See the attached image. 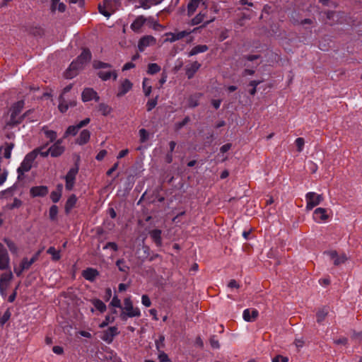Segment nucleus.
<instances>
[{"instance_id":"obj_1","label":"nucleus","mask_w":362,"mask_h":362,"mask_svg":"<svg viewBox=\"0 0 362 362\" xmlns=\"http://www.w3.org/2000/svg\"><path fill=\"white\" fill-rule=\"evenodd\" d=\"M91 59V53L88 49H83L77 59L72 62L64 73L66 78H72L77 75L78 71L81 69Z\"/></svg>"},{"instance_id":"obj_2","label":"nucleus","mask_w":362,"mask_h":362,"mask_svg":"<svg viewBox=\"0 0 362 362\" xmlns=\"http://www.w3.org/2000/svg\"><path fill=\"white\" fill-rule=\"evenodd\" d=\"M122 0H103V4L98 5L99 12L105 17L109 18L110 16L119 9Z\"/></svg>"},{"instance_id":"obj_3","label":"nucleus","mask_w":362,"mask_h":362,"mask_svg":"<svg viewBox=\"0 0 362 362\" xmlns=\"http://www.w3.org/2000/svg\"><path fill=\"white\" fill-rule=\"evenodd\" d=\"M39 151L40 149H34L33 151L30 152L25 156L24 159L21 163V165L17 169L18 177H20L21 175H23L25 173L28 172L31 169L33 163L38 155Z\"/></svg>"},{"instance_id":"obj_4","label":"nucleus","mask_w":362,"mask_h":362,"mask_svg":"<svg viewBox=\"0 0 362 362\" xmlns=\"http://www.w3.org/2000/svg\"><path fill=\"white\" fill-rule=\"evenodd\" d=\"M72 86L69 85L63 90L62 95L59 97V110L62 112H65L69 107L75 106L76 104V98H69L66 95L71 89Z\"/></svg>"},{"instance_id":"obj_5","label":"nucleus","mask_w":362,"mask_h":362,"mask_svg":"<svg viewBox=\"0 0 362 362\" xmlns=\"http://www.w3.org/2000/svg\"><path fill=\"white\" fill-rule=\"evenodd\" d=\"M324 198L322 194H318L315 192H310L305 194L306 209L308 210L313 209L315 206L319 205Z\"/></svg>"},{"instance_id":"obj_6","label":"nucleus","mask_w":362,"mask_h":362,"mask_svg":"<svg viewBox=\"0 0 362 362\" xmlns=\"http://www.w3.org/2000/svg\"><path fill=\"white\" fill-rule=\"evenodd\" d=\"M24 107L23 100L18 101L14 103L11 109V122L13 124L20 123L21 119L20 117H18L19 114L21 112L23 108Z\"/></svg>"},{"instance_id":"obj_7","label":"nucleus","mask_w":362,"mask_h":362,"mask_svg":"<svg viewBox=\"0 0 362 362\" xmlns=\"http://www.w3.org/2000/svg\"><path fill=\"white\" fill-rule=\"evenodd\" d=\"M122 310L127 312L128 313L127 314L129 315L131 317L141 316V311L139 308L137 307H134L130 297L126 298L124 300V307L122 308Z\"/></svg>"},{"instance_id":"obj_8","label":"nucleus","mask_w":362,"mask_h":362,"mask_svg":"<svg viewBox=\"0 0 362 362\" xmlns=\"http://www.w3.org/2000/svg\"><path fill=\"white\" fill-rule=\"evenodd\" d=\"M146 22L153 23V18H152V17L145 18L144 16H139L131 24L130 28L135 33H141V28L144 26V25Z\"/></svg>"},{"instance_id":"obj_9","label":"nucleus","mask_w":362,"mask_h":362,"mask_svg":"<svg viewBox=\"0 0 362 362\" xmlns=\"http://www.w3.org/2000/svg\"><path fill=\"white\" fill-rule=\"evenodd\" d=\"M13 279V274L11 272L3 273L0 276V293L4 296L6 294V290Z\"/></svg>"},{"instance_id":"obj_10","label":"nucleus","mask_w":362,"mask_h":362,"mask_svg":"<svg viewBox=\"0 0 362 362\" xmlns=\"http://www.w3.org/2000/svg\"><path fill=\"white\" fill-rule=\"evenodd\" d=\"M78 171V168L77 167L71 168L65 176V187L67 190H71L73 189Z\"/></svg>"},{"instance_id":"obj_11","label":"nucleus","mask_w":362,"mask_h":362,"mask_svg":"<svg viewBox=\"0 0 362 362\" xmlns=\"http://www.w3.org/2000/svg\"><path fill=\"white\" fill-rule=\"evenodd\" d=\"M327 211L325 208H317L313 212L314 221L317 223L326 222L329 218Z\"/></svg>"},{"instance_id":"obj_12","label":"nucleus","mask_w":362,"mask_h":362,"mask_svg":"<svg viewBox=\"0 0 362 362\" xmlns=\"http://www.w3.org/2000/svg\"><path fill=\"white\" fill-rule=\"evenodd\" d=\"M156 42V38L152 35H145L142 37L138 43V49L140 52L144 51V49L151 45H155Z\"/></svg>"},{"instance_id":"obj_13","label":"nucleus","mask_w":362,"mask_h":362,"mask_svg":"<svg viewBox=\"0 0 362 362\" xmlns=\"http://www.w3.org/2000/svg\"><path fill=\"white\" fill-rule=\"evenodd\" d=\"M119 334L117 327H110L105 330L103 333L101 339L107 344L112 343L114 337Z\"/></svg>"},{"instance_id":"obj_14","label":"nucleus","mask_w":362,"mask_h":362,"mask_svg":"<svg viewBox=\"0 0 362 362\" xmlns=\"http://www.w3.org/2000/svg\"><path fill=\"white\" fill-rule=\"evenodd\" d=\"M49 148L51 156L54 158L60 156L65 150V147L62 146V139H58Z\"/></svg>"},{"instance_id":"obj_15","label":"nucleus","mask_w":362,"mask_h":362,"mask_svg":"<svg viewBox=\"0 0 362 362\" xmlns=\"http://www.w3.org/2000/svg\"><path fill=\"white\" fill-rule=\"evenodd\" d=\"M327 255L329 257L330 259L333 261L334 264L336 266H339L347 260V257L345 254L339 255L336 251L327 252Z\"/></svg>"},{"instance_id":"obj_16","label":"nucleus","mask_w":362,"mask_h":362,"mask_svg":"<svg viewBox=\"0 0 362 362\" xmlns=\"http://www.w3.org/2000/svg\"><path fill=\"white\" fill-rule=\"evenodd\" d=\"M133 84L129 79H124L120 82L117 96L120 98L127 93L132 88Z\"/></svg>"},{"instance_id":"obj_17","label":"nucleus","mask_w":362,"mask_h":362,"mask_svg":"<svg viewBox=\"0 0 362 362\" xmlns=\"http://www.w3.org/2000/svg\"><path fill=\"white\" fill-rule=\"evenodd\" d=\"M9 257L8 252L3 245L0 243V269L4 270L8 267Z\"/></svg>"},{"instance_id":"obj_18","label":"nucleus","mask_w":362,"mask_h":362,"mask_svg":"<svg viewBox=\"0 0 362 362\" xmlns=\"http://www.w3.org/2000/svg\"><path fill=\"white\" fill-rule=\"evenodd\" d=\"M82 100L83 102H88L91 100H95V101H98L100 98L98 95V93L90 88H86L83 90L81 95Z\"/></svg>"},{"instance_id":"obj_19","label":"nucleus","mask_w":362,"mask_h":362,"mask_svg":"<svg viewBox=\"0 0 362 362\" xmlns=\"http://www.w3.org/2000/svg\"><path fill=\"white\" fill-rule=\"evenodd\" d=\"M259 312L255 308H247L243 311V317L247 322H254L258 317Z\"/></svg>"},{"instance_id":"obj_20","label":"nucleus","mask_w":362,"mask_h":362,"mask_svg":"<svg viewBox=\"0 0 362 362\" xmlns=\"http://www.w3.org/2000/svg\"><path fill=\"white\" fill-rule=\"evenodd\" d=\"M98 76L103 80V81H107L112 78L113 80H116L117 78V74L115 70H107L104 71L101 70L98 73Z\"/></svg>"},{"instance_id":"obj_21","label":"nucleus","mask_w":362,"mask_h":362,"mask_svg":"<svg viewBox=\"0 0 362 362\" xmlns=\"http://www.w3.org/2000/svg\"><path fill=\"white\" fill-rule=\"evenodd\" d=\"M201 64L197 62H194L186 66V75L189 79L193 78L195 73L200 68Z\"/></svg>"},{"instance_id":"obj_22","label":"nucleus","mask_w":362,"mask_h":362,"mask_svg":"<svg viewBox=\"0 0 362 362\" xmlns=\"http://www.w3.org/2000/svg\"><path fill=\"white\" fill-rule=\"evenodd\" d=\"M48 193V189L45 186L33 187L30 189L33 197H44Z\"/></svg>"},{"instance_id":"obj_23","label":"nucleus","mask_w":362,"mask_h":362,"mask_svg":"<svg viewBox=\"0 0 362 362\" xmlns=\"http://www.w3.org/2000/svg\"><path fill=\"white\" fill-rule=\"evenodd\" d=\"M150 236L152 240L155 242L157 246H161L162 245V239H161V233L162 231L159 229H154L150 231Z\"/></svg>"},{"instance_id":"obj_24","label":"nucleus","mask_w":362,"mask_h":362,"mask_svg":"<svg viewBox=\"0 0 362 362\" xmlns=\"http://www.w3.org/2000/svg\"><path fill=\"white\" fill-rule=\"evenodd\" d=\"M90 137V132L87 129H84L81 132L79 136L78 137V139L76 140V143L79 145H83L89 141Z\"/></svg>"},{"instance_id":"obj_25","label":"nucleus","mask_w":362,"mask_h":362,"mask_svg":"<svg viewBox=\"0 0 362 362\" xmlns=\"http://www.w3.org/2000/svg\"><path fill=\"white\" fill-rule=\"evenodd\" d=\"M62 189L63 185L62 184H58L56 190L51 192L50 198L53 202L57 203L59 201L62 197Z\"/></svg>"},{"instance_id":"obj_26","label":"nucleus","mask_w":362,"mask_h":362,"mask_svg":"<svg viewBox=\"0 0 362 362\" xmlns=\"http://www.w3.org/2000/svg\"><path fill=\"white\" fill-rule=\"evenodd\" d=\"M209 49L208 46L205 45H199L194 47L191 51L189 52L188 56L192 57L196 55L199 53H203L206 52Z\"/></svg>"},{"instance_id":"obj_27","label":"nucleus","mask_w":362,"mask_h":362,"mask_svg":"<svg viewBox=\"0 0 362 362\" xmlns=\"http://www.w3.org/2000/svg\"><path fill=\"white\" fill-rule=\"evenodd\" d=\"M98 275V272L97 270L94 269H87L86 270H84L83 272V276L89 281H93L95 277Z\"/></svg>"},{"instance_id":"obj_28","label":"nucleus","mask_w":362,"mask_h":362,"mask_svg":"<svg viewBox=\"0 0 362 362\" xmlns=\"http://www.w3.org/2000/svg\"><path fill=\"white\" fill-rule=\"evenodd\" d=\"M139 1L140 3L139 7L144 9H148L152 6L160 4L162 0H139Z\"/></svg>"},{"instance_id":"obj_29","label":"nucleus","mask_w":362,"mask_h":362,"mask_svg":"<svg viewBox=\"0 0 362 362\" xmlns=\"http://www.w3.org/2000/svg\"><path fill=\"white\" fill-rule=\"evenodd\" d=\"M206 11L199 13L194 18H193L191 20L189 25H198L202 22H204V19L206 18Z\"/></svg>"},{"instance_id":"obj_30","label":"nucleus","mask_w":362,"mask_h":362,"mask_svg":"<svg viewBox=\"0 0 362 362\" xmlns=\"http://www.w3.org/2000/svg\"><path fill=\"white\" fill-rule=\"evenodd\" d=\"M202 0H191L187 6V15H193Z\"/></svg>"},{"instance_id":"obj_31","label":"nucleus","mask_w":362,"mask_h":362,"mask_svg":"<svg viewBox=\"0 0 362 362\" xmlns=\"http://www.w3.org/2000/svg\"><path fill=\"white\" fill-rule=\"evenodd\" d=\"M191 32H187V30H183L175 33H170V35L171 36L170 41L174 42L176 40H179L188 35H189Z\"/></svg>"},{"instance_id":"obj_32","label":"nucleus","mask_w":362,"mask_h":362,"mask_svg":"<svg viewBox=\"0 0 362 362\" xmlns=\"http://www.w3.org/2000/svg\"><path fill=\"white\" fill-rule=\"evenodd\" d=\"M76 197L74 194L71 195L67 199L65 204V211L69 213L76 203Z\"/></svg>"},{"instance_id":"obj_33","label":"nucleus","mask_w":362,"mask_h":362,"mask_svg":"<svg viewBox=\"0 0 362 362\" xmlns=\"http://www.w3.org/2000/svg\"><path fill=\"white\" fill-rule=\"evenodd\" d=\"M52 9L53 11L58 10L59 12H64L66 5L60 2V0H52Z\"/></svg>"},{"instance_id":"obj_34","label":"nucleus","mask_w":362,"mask_h":362,"mask_svg":"<svg viewBox=\"0 0 362 362\" xmlns=\"http://www.w3.org/2000/svg\"><path fill=\"white\" fill-rule=\"evenodd\" d=\"M142 87H143V90H144V95L146 96H149L151 93L152 87L150 84V80L148 78H144L143 83H142Z\"/></svg>"},{"instance_id":"obj_35","label":"nucleus","mask_w":362,"mask_h":362,"mask_svg":"<svg viewBox=\"0 0 362 362\" xmlns=\"http://www.w3.org/2000/svg\"><path fill=\"white\" fill-rule=\"evenodd\" d=\"M91 302L94 307L100 313H104L106 310V305L101 300L93 299Z\"/></svg>"},{"instance_id":"obj_36","label":"nucleus","mask_w":362,"mask_h":362,"mask_svg":"<svg viewBox=\"0 0 362 362\" xmlns=\"http://www.w3.org/2000/svg\"><path fill=\"white\" fill-rule=\"evenodd\" d=\"M201 95V94H195L194 95H191L188 98V106L190 107H197L199 105V100Z\"/></svg>"},{"instance_id":"obj_37","label":"nucleus","mask_w":362,"mask_h":362,"mask_svg":"<svg viewBox=\"0 0 362 362\" xmlns=\"http://www.w3.org/2000/svg\"><path fill=\"white\" fill-rule=\"evenodd\" d=\"M14 147V144L13 143H6L4 146L3 147L4 149V158L8 159L11 158V151Z\"/></svg>"},{"instance_id":"obj_38","label":"nucleus","mask_w":362,"mask_h":362,"mask_svg":"<svg viewBox=\"0 0 362 362\" xmlns=\"http://www.w3.org/2000/svg\"><path fill=\"white\" fill-rule=\"evenodd\" d=\"M42 131L45 136L49 139L51 142L54 141L57 138V132L53 130H49L46 127L42 128Z\"/></svg>"},{"instance_id":"obj_39","label":"nucleus","mask_w":362,"mask_h":362,"mask_svg":"<svg viewBox=\"0 0 362 362\" xmlns=\"http://www.w3.org/2000/svg\"><path fill=\"white\" fill-rule=\"evenodd\" d=\"M328 314V309L326 308H322L320 309L317 313V321L318 322H321L325 320L326 316Z\"/></svg>"},{"instance_id":"obj_40","label":"nucleus","mask_w":362,"mask_h":362,"mask_svg":"<svg viewBox=\"0 0 362 362\" xmlns=\"http://www.w3.org/2000/svg\"><path fill=\"white\" fill-rule=\"evenodd\" d=\"M47 253L52 255V259L54 261H57L61 257L59 251L57 250L54 247H49Z\"/></svg>"},{"instance_id":"obj_41","label":"nucleus","mask_w":362,"mask_h":362,"mask_svg":"<svg viewBox=\"0 0 362 362\" xmlns=\"http://www.w3.org/2000/svg\"><path fill=\"white\" fill-rule=\"evenodd\" d=\"M98 110L102 113L103 115L106 116L111 112L112 108L105 103H100L98 105Z\"/></svg>"},{"instance_id":"obj_42","label":"nucleus","mask_w":362,"mask_h":362,"mask_svg":"<svg viewBox=\"0 0 362 362\" xmlns=\"http://www.w3.org/2000/svg\"><path fill=\"white\" fill-rule=\"evenodd\" d=\"M160 71V67L156 63L149 64L148 66V74H154Z\"/></svg>"},{"instance_id":"obj_43","label":"nucleus","mask_w":362,"mask_h":362,"mask_svg":"<svg viewBox=\"0 0 362 362\" xmlns=\"http://www.w3.org/2000/svg\"><path fill=\"white\" fill-rule=\"evenodd\" d=\"M116 265L117 266L119 271L123 272H127L129 270V267L125 264V262L123 259H118L116 262Z\"/></svg>"},{"instance_id":"obj_44","label":"nucleus","mask_w":362,"mask_h":362,"mask_svg":"<svg viewBox=\"0 0 362 362\" xmlns=\"http://www.w3.org/2000/svg\"><path fill=\"white\" fill-rule=\"evenodd\" d=\"M58 214V207L56 205H52L49 208V218L52 221L56 220Z\"/></svg>"},{"instance_id":"obj_45","label":"nucleus","mask_w":362,"mask_h":362,"mask_svg":"<svg viewBox=\"0 0 362 362\" xmlns=\"http://www.w3.org/2000/svg\"><path fill=\"white\" fill-rule=\"evenodd\" d=\"M78 130L79 128H78L77 124L69 126L64 134V137H66L69 134L76 135Z\"/></svg>"},{"instance_id":"obj_46","label":"nucleus","mask_w":362,"mask_h":362,"mask_svg":"<svg viewBox=\"0 0 362 362\" xmlns=\"http://www.w3.org/2000/svg\"><path fill=\"white\" fill-rule=\"evenodd\" d=\"M93 67L95 69H109L111 68V65L107 63L102 62L100 61H95L93 62Z\"/></svg>"},{"instance_id":"obj_47","label":"nucleus","mask_w":362,"mask_h":362,"mask_svg":"<svg viewBox=\"0 0 362 362\" xmlns=\"http://www.w3.org/2000/svg\"><path fill=\"white\" fill-rule=\"evenodd\" d=\"M149 134L145 129L139 130L140 142L144 143L148 139Z\"/></svg>"},{"instance_id":"obj_48","label":"nucleus","mask_w":362,"mask_h":362,"mask_svg":"<svg viewBox=\"0 0 362 362\" xmlns=\"http://www.w3.org/2000/svg\"><path fill=\"white\" fill-rule=\"evenodd\" d=\"M164 341H165V337L163 335H160L158 339H157L156 341V346L158 351H160V350L164 348V346H165Z\"/></svg>"},{"instance_id":"obj_49","label":"nucleus","mask_w":362,"mask_h":362,"mask_svg":"<svg viewBox=\"0 0 362 362\" xmlns=\"http://www.w3.org/2000/svg\"><path fill=\"white\" fill-rule=\"evenodd\" d=\"M295 143L297 146L298 151L301 152L303 149V146L305 144L304 139L301 138V137H298L296 139Z\"/></svg>"},{"instance_id":"obj_50","label":"nucleus","mask_w":362,"mask_h":362,"mask_svg":"<svg viewBox=\"0 0 362 362\" xmlns=\"http://www.w3.org/2000/svg\"><path fill=\"white\" fill-rule=\"evenodd\" d=\"M158 96L154 99L149 100L147 102L146 107L148 111L152 110L157 105Z\"/></svg>"},{"instance_id":"obj_51","label":"nucleus","mask_w":362,"mask_h":362,"mask_svg":"<svg viewBox=\"0 0 362 362\" xmlns=\"http://www.w3.org/2000/svg\"><path fill=\"white\" fill-rule=\"evenodd\" d=\"M214 18H212L209 20H207L206 21L203 25H202L201 26L199 27H197L195 28H194L193 30H189L188 32H191L192 33H196V32H198L199 30H200L202 28H205L208 24H209L210 23L213 22L214 21Z\"/></svg>"},{"instance_id":"obj_52","label":"nucleus","mask_w":362,"mask_h":362,"mask_svg":"<svg viewBox=\"0 0 362 362\" xmlns=\"http://www.w3.org/2000/svg\"><path fill=\"white\" fill-rule=\"evenodd\" d=\"M5 242L11 252L16 253L18 251V247L14 243L9 240H5Z\"/></svg>"},{"instance_id":"obj_53","label":"nucleus","mask_w":362,"mask_h":362,"mask_svg":"<svg viewBox=\"0 0 362 362\" xmlns=\"http://www.w3.org/2000/svg\"><path fill=\"white\" fill-rule=\"evenodd\" d=\"M32 264L33 263H31L30 260H28L27 258H23L21 264V267H22V269L26 270L28 269Z\"/></svg>"},{"instance_id":"obj_54","label":"nucleus","mask_w":362,"mask_h":362,"mask_svg":"<svg viewBox=\"0 0 362 362\" xmlns=\"http://www.w3.org/2000/svg\"><path fill=\"white\" fill-rule=\"evenodd\" d=\"M141 303L145 307H150L151 305V301L149 297L147 295H143L141 296Z\"/></svg>"},{"instance_id":"obj_55","label":"nucleus","mask_w":362,"mask_h":362,"mask_svg":"<svg viewBox=\"0 0 362 362\" xmlns=\"http://www.w3.org/2000/svg\"><path fill=\"white\" fill-rule=\"evenodd\" d=\"M110 305L115 308H122L121 301L117 296L112 298Z\"/></svg>"},{"instance_id":"obj_56","label":"nucleus","mask_w":362,"mask_h":362,"mask_svg":"<svg viewBox=\"0 0 362 362\" xmlns=\"http://www.w3.org/2000/svg\"><path fill=\"white\" fill-rule=\"evenodd\" d=\"M21 204H22V202H21V200H19L18 199L15 198L13 199V203L8 204V207L10 209H13L14 208H18L19 206H21Z\"/></svg>"},{"instance_id":"obj_57","label":"nucleus","mask_w":362,"mask_h":362,"mask_svg":"<svg viewBox=\"0 0 362 362\" xmlns=\"http://www.w3.org/2000/svg\"><path fill=\"white\" fill-rule=\"evenodd\" d=\"M11 313L9 311H6L3 316L0 319V323L1 325H4L10 318Z\"/></svg>"},{"instance_id":"obj_58","label":"nucleus","mask_w":362,"mask_h":362,"mask_svg":"<svg viewBox=\"0 0 362 362\" xmlns=\"http://www.w3.org/2000/svg\"><path fill=\"white\" fill-rule=\"evenodd\" d=\"M110 248L114 251H117L118 250L117 245L114 242H108L104 247L103 249L106 250Z\"/></svg>"},{"instance_id":"obj_59","label":"nucleus","mask_w":362,"mask_h":362,"mask_svg":"<svg viewBox=\"0 0 362 362\" xmlns=\"http://www.w3.org/2000/svg\"><path fill=\"white\" fill-rule=\"evenodd\" d=\"M115 320L113 317H110L109 315L106 316L105 320L100 325V327L103 328L106 327L110 322H112Z\"/></svg>"},{"instance_id":"obj_60","label":"nucleus","mask_w":362,"mask_h":362,"mask_svg":"<svg viewBox=\"0 0 362 362\" xmlns=\"http://www.w3.org/2000/svg\"><path fill=\"white\" fill-rule=\"evenodd\" d=\"M210 344L214 349H219L220 344L218 341L215 338L214 336L211 337L210 339Z\"/></svg>"},{"instance_id":"obj_61","label":"nucleus","mask_w":362,"mask_h":362,"mask_svg":"<svg viewBox=\"0 0 362 362\" xmlns=\"http://www.w3.org/2000/svg\"><path fill=\"white\" fill-rule=\"evenodd\" d=\"M288 362V358L287 357L282 356L281 355H278L275 356L272 359V362Z\"/></svg>"},{"instance_id":"obj_62","label":"nucleus","mask_w":362,"mask_h":362,"mask_svg":"<svg viewBox=\"0 0 362 362\" xmlns=\"http://www.w3.org/2000/svg\"><path fill=\"white\" fill-rule=\"evenodd\" d=\"M158 359L160 362H166L169 361L168 356L163 351H160L158 355Z\"/></svg>"},{"instance_id":"obj_63","label":"nucleus","mask_w":362,"mask_h":362,"mask_svg":"<svg viewBox=\"0 0 362 362\" xmlns=\"http://www.w3.org/2000/svg\"><path fill=\"white\" fill-rule=\"evenodd\" d=\"M228 286L230 288H238L240 285L235 279H232L229 281Z\"/></svg>"},{"instance_id":"obj_64","label":"nucleus","mask_w":362,"mask_h":362,"mask_svg":"<svg viewBox=\"0 0 362 362\" xmlns=\"http://www.w3.org/2000/svg\"><path fill=\"white\" fill-rule=\"evenodd\" d=\"M52 351L54 354H58V355L62 354L64 353L63 348L59 346H54L52 348Z\"/></svg>"}]
</instances>
